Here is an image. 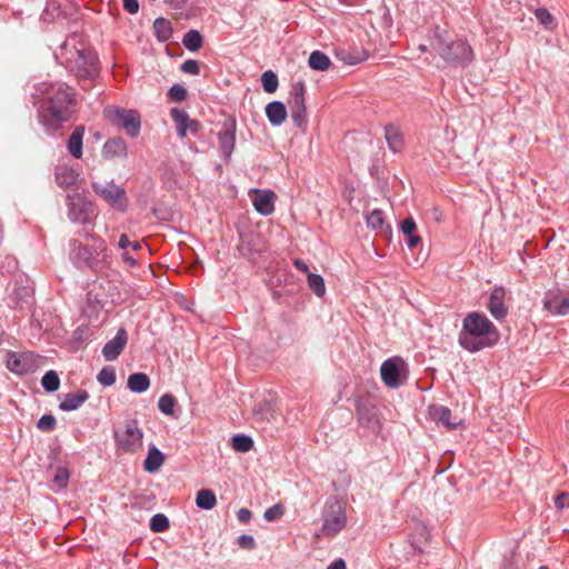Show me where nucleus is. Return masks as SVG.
<instances>
[{
    "instance_id": "nucleus-7",
    "label": "nucleus",
    "mask_w": 569,
    "mask_h": 569,
    "mask_svg": "<svg viewBox=\"0 0 569 569\" xmlns=\"http://www.w3.org/2000/svg\"><path fill=\"white\" fill-rule=\"evenodd\" d=\"M6 365L11 372L22 376L34 372L42 365V358L31 351L9 352Z\"/></svg>"
},
{
    "instance_id": "nucleus-33",
    "label": "nucleus",
    "mask_w": 569,
    "mask_h": 569,
    "mask_svg": "<svg viewBox=\"0 0 569 569\" xmlns=\"http://www.w3.org/2000/svg\"><path fill=\"white\" fill-rule=\"evenodd\" d=\"M341 60L347 64H357L368 59V53L365 50L343 51L340 53Z\"/></svg>"
},
{
    "instance_id": "nucleus-38",
    "label": "nucleus",
    "mask_w": 569,
    "mask_h": 569,
    "mask_svg": "<svg viewBox=\"0 0 569 569\" xmlns=\"http://www.w3.org/2000/svg\"><path fill=\"white\" fill-rule=\"evenodd\" d=\"M174 405L176 399L171 395H163L158 402L159 410L167 415V416H173L174 413Z\"/></svg>"
},
{
    "instance_id": "nucleus-36",
    "label": "nucleus",
    "mask_w": 569,
    "mask_h": 569,
    "mask_svg": "<svg viewBox=\"0 0 569 569\" xmlns=\"http://www.w3.org/2000/svg\"><path fill=\"white\" fill-rule=\"evenodd\" d=\"M308 286L318 296L322 297L326 292L323 278L320 274L308 273Z\"/></svg>"
},
{
    "instance_id": "nucleus-16",
    "label": "nucleus",
    "mask_w": 569,
    "mask_h": 569,
    "mask_svg": "<svg viewBox=\"0 0 569 569\" xmlns=\"http://www.w3.org/2000/svg\"><path fill=\"white\" fill-rule=\"evenodd\" d=\"M506 295L507 292L502 287L493 288L490 293L488 309L491 316L497 320H501L508 315V307L505 303Z\"/></svg>"
},
{
    "instance_id": "nucleus-58",
    "label": "nucleus",
    "mask_w": 569,
    "mask_h": 569,
    "mask_svg": "<svg viewBox=\"0 0 569 569\" xmlns=\"http://www.w3.org/2000/svg\"><path fill=\"white\" fill-rule=\"evenodd\" d=\"M122 259H123L128 264H130V266H134V264H136V260H134L131 256H129L128 253H126V252L122 254Z\"/></svg>"
},
{
    "instance_id": "nucleus-14",
    "label": "nucleus",
    "mask_w": 569,
    "mask_h": 569,
    "mask_svg": "<svg viewBox=\"0 0 569 569\" xmlns=\"http://www.w3.org/2000/svg\"><path fill=\"white\" fill-rule=\"evenodd\" d=\"M219 147L222 156L224 159H229L233 148H234V141H236V122L234 120L230 119L223 122L219 133Z\"/></svg>"
},
{
    "instance_id": "nucleus-57",
    "label": "nucleus",
    "mask_w": 569,
    "mask_h": 569,
    "mask_svg": "<svg viewBox=\"0 0 569 569\" xmlns=\"http://www.w3.org/2000/svg\"><path fill=\"white\" fill-rule=\"evenodd\" d=\"M130 243H131V242L129 241V239H128L127 234H121V236H120V239H119V247H120L121 249H126L128 246H130Z\"/></svg>"
},
{
    "instance_id": "nucleus-31",
    "label": "nucleus",
    "mask_w": 569,
    "mask_h": 569,
    "mask_svg": "<svg viewBox=\"0 0 569 569\" xmlns=\"http://www.w3.org/2000/svg\"><path fill=\"white\" fill-rule=\"evenodd\" d=\"M153 29L157 38L161 41H167L172 34V28L169 20L164 18H158L153 22Z\"/></svg>"
},
{
    "instance_id": "nucleus-54",
    "label": "nucleus",
    "mask_w": 569,
    "mask_h": 569,
    "mask_svg": "<svg viewBox=\"0 0 569 569\" xmlns=\"http://www.w3.org/2000/svg\"><path fill=\"white\" fill-rule=\"evenodd\" d=\"M295 266H296V268H297L299 271L305 272V273H307V274H308V273H310V272H309L308 264H307L305 261H302V260H300V259H296V260H295Z\"/></svg>"
},
{
    "instance_id": "nucleus-10",
    "label": "nucleus",
    "mask_w": 569,
    "mask_h": 569,
    "mask_svg": "<svg viewBox=\"0 0 569 569\" xmlns=\"http://www.w3.org/2000/svg\"><path fill=\"white\" fill-rule=\"evenodd\" d=\"M76 67L78 77L94 79L99 73L98 57L90 50H82L77 52Z\"/></svg>"
},
{
    "instance_id": "nucleus-22",
    "label": "nucleus",
    "mask_w": 569,
    "mask_h": 569,
    "mask_svg": "<svg viewBox=\"0 0 569 569\" xmlns=\"http://www.w3.org/2000/svg\"><path fill=\"white\" fill-rule=\"evenodd\" d=\"M83 136H84V127L78 126L74 128V130L72 131V133L68 140V151L76 159H80L82 157Z\"/></svg>"
},
{
    "instance_id": "nucleus-37",
    "label": "nucleus",
    "mask_w": 569,
    "mask_h": 569,
    "mask_svg": "<svg viewBox=\"0 0 569 569\" xmlns=\"http://www.w3.org/2000/svg\"><path fill=\"white\" fill-rule=\"evenodd\" d=\"M253 447V441L250 437L237 435L232 438V448L239 452H247Z\"/></svg>"
},
{
    "instance_id": "nucleus-18",
    "label": "nucleus",
    "mask_w": 569,
    "mask_h": 569,
    "mask_svg": "<svg viewBox=\"0 0 569 569\" xmlns=\"http://www.w3.org/2000/svg\"><path fill=\"white\" fill-rule=\"evenodd\" d=\"M274 198V193L270 190H253L251 193L254 209L263 216H269L273 212Z\"/></svg>"
},
{
    "instance_id": "nucleus-27",
    "label": "nucleus",
    "mask_w": 569,
    "mask_h": 569,
    "mask_svg": "<svg viewBox=\"0 0 569 569\" xmlns=\"http://www.w3.org/2000/svg\"><path fill=\"white\" fill-rule=\"evenodd\" d=\"M367 224L369 228H371L373 230L390 231L389 224H387L385 221L383 211H381L379 209L372 210L367 216Z\"/></svg>"
},
{
    "instance_id": "nucleus-1",
    "label": "nucleus",
    "mask_w": 569,
    "mask_h": 569,
    "mask_svg": "<svg viewBox=\"0 0 569 569\" xmlns=\"http://www.w3.org/2000/svg\"><path fill=\"white\" fill-rule=\"evenodd\" d=\"M72 103V93L68 87L63 84L50 86L40 107L42 123L51 130H57L69 120Z\"/></svg>"
},
{
    "instance_id": "nucleus-47",
    "label": "nucleus",
    "mask_w": 569,
    "mask_h": 569,
    "mask_svg": "<svg viewBox=\"0 0 569 569\" xmlns=\"http://www.w3.org/2000/svg\"><path fill=\"white\" fill-rule=\"evenodd\" d=\"M400 230L405 236H408L416 232L417 224L412 218H406L401 222Z\"/></svg>"
},
{
    "instance_id": "nucleus-55",
    "label": "nucleus",
    "mask_w": 569,
    "mask_h": 569,
    "mask_svg": "<svg viewBox=\"0 0 569 569\" xmlns=\"http://www.w3.org/2000/svg\"><path fill=\"white\" fill-rule=\"evenodd\" d=\"M327 569H346V562L342 559L333 561Z\"/></svg>"
},
{
    "instance_id": "nucleus-2",
    "label": "nucleus",
    "mask_w": 569,
    "mask_h": 569,
    "mask_svg": "<svg viewBox=\"0 0 569 569\" xmlns=\"http://www.w3.org/2000/svg\"><path fill=\"white\" fill-rule=\"evenodd\" d=\"M497 340V328L485 315L471 312L463 319L459 336V343L463 349L476 352L492 346Z\"/></svg>"
},
{
    "instance_id": "nucleus-23",
    "label": "nucleus",
    "mask_w": 569,
    "mask_h": 569,
    "mask_svg": "<svg viewBox=\"0 0 569 569\" xmlns=\"http://www.w3.org/2000/svg\"><path fill=\"white\" fill-rule=\"evenodd\" d=\"M164 463L163 453L156 447H151L148 450L147 458L143 461V469L147 472L153 473L160 469Z\"/></svg>"
},
{
    "instance_id": "nucleus-52",
    "label": "nucleus",
    "mask_w": 569,
    "mask_h": 569,
    "mask_svg": "<svg viewBox=\"0 0 569 569\" xmlns=\"http://www.w3.org/2000/svg\"><path fill=\"white\" fill-rule=\"evenodd\" d=\"M77 256L79 259H83L88 264H91V260L93 259L86 247L79 248Z\"/></svg>"
},
{
    "instance_id": "nucleus-44",
    "label": "nucleus",
    "mask_w": 569,
    "mask_h": 569,
    "mask_svg": "<svg viewBox=\"0 0 569 569\" xmlns=\"http://www.w3.org/2000/svg\"><path fill=\"white\" fill-rule=\"evenodd\" d=\"M171 100L180 102L187 98V90L181 84H173L168 92Z\"/></svg>"
},
{
    "instance_id": "nucleus-46",
    "label": "nucleus",
    "mask_w": 569,
    "mask_h": 569,
    "mask_svg": "<svg viewBox=\"0 0 569 569\" xmlns=\"http://www.w3.org/2000/svg\"><path fill=\"white\" fill-rule=\"evenodd\" d=\"M181 70L189 74H198L200 71L199 63H198V61L192 60V59L186 60L181 64Z\"/></svg>"
},
{
    "instance_id": "nucleus-21",
    "label": "nucleus",
    "mask_w": 569,
    "mask_h": 569,
    "mask_svg": "<svg viewBox=\"0 0 569 569\" xmlns=\"http://www.w3.org/2000/svg\"><path fill=\"white\" fill-rule=\"evenodd\" d=\"M268 120L273 126L282 124L287 119V109L280 101H272L266 107Z\"/></svg>"
},
{
    "instance_id": "nucleus-32",
    "label": "nucleus",
    "mask_w": 569,
    "mask_h": 569,
    "mask_svg": "<svg viewBox=\"0 0 569 569\" xmlns=\"http://www.w3.org/2000/svg\"><path fill=\"white\" fill-rule=\"evenodd\" d=\"M202 36L197 30H189L182 39L183 46L190 51H198L202 47Z\"/></svg>"
},
{
    "instance_id": "nucleus-51",
    "label": "nucleus",
    "mask_w": 569,
    "mask_h": 569,
    "mask_svg": "<svg viewBox=\"0 0 569 569\" xmlns=\"http://www.w3.org/2000/svg\"><path fill=\"white\" fill-rule=\"evenodd\" d=\"M251 511L247 508H241L237 512V518L240 522L247 523L251 519Z\"/></svg>"
},
{
    "instance_id": "nucleus-15",
    "label": "nucleus",
    "mask_w": 569,
    "mask_h": 569,
    "mask_svg": "<svg viewBox=\"0 0 569 569\" xmlns=\"http://www.w3.org/2000/svg\"><path fill=\"white\" fill-rule=\"evenodd\" d=\"M171 118L176 123L180 138H184L188 131L196 134L201 129L200 122L194 119H190L188 113L182 109L173 108L171 110Z\"/></svg>"
},
{
    "instance_id": "nucleus-26",
    "label": "nucleus",
    "mask_w": 569,
    "mask_h": 569,
    "mask_svg": "<svg viewBox=\"0 0 569 569\" xmlns=\"http://www.w3.org/2000/svg\"><path fill=\"white\" fill-rule=\"evenodd\" d=\"M127 385L132 392L140 393L148 390L150 379L146 373L137 372L129 376Z\"/></svg>"
},
{
    "instance_id": "nucleus-53",
    "label": "nucleus",
    "mask_w": 569,
    "mask_h": 569,
    "mask_svg": "<svg viewBox=\"0 0 569 569\" xmlns=\"http://www.w3.org/2000/svg\"><path fill=\"white\" fill-rule=\"evenodd\" d=\"M407 237H408L407 246L409 249L416 248L421 242L420 236H418L416 232L408 234Z\"/></svg>"
},
{
    "instance_id": "nucleus-35",
    "label": "nucleus",
    "mask_w": 569,
    "mask_h": 569,
    "mask_svg": "<svg viewBox=\"0 0 569 569\" xmlns=\"http://www.w3.org/2000/svg\"><path fill=\"white\" fill-rule=\"evenodd\" d=\"M261 83L266 92L272 93L278 89V77L271 70L264 71L261 76Z\"/></svg>"
},
{
    "instance_id": "nucleus-60",
    "label": "nucleus",
    "mask_w": 569,
    "mask_h": 569,
    "mask_svg": "<svg viewBox=\"0 0 569 569\" xmlns=\"http://www.w3.org/2000/svg\"><path fill=\"white\" fill-rule=\"evenodd\" d=\"M106 246H104V242L103 241H99V244L97 246V249L99 250H104Z\"/></svg>"
},
{
    "instance_id": "nucleus-34",
    "label": "nucleus",
    "mask_w": 569,
    "mask_h": 569,
    "mask_svg": "<svg viewBox=\"0 0 569 569\" xmlns=\"http://www.w3.org/2000/svg\"><path fill=\"white\" fill-rule=\"evenodd\" d=\"M43 389L48 392L57 391L60 387V379L56 371L50 370L41 379Z\"/></svg>"
},
{
    "instance_id": "nucleus-45",
    "label": "nucleus",
    "mask_w": 569,
    "mask_h": 569,
    "mask_svg": "<svg viewBox=\"0 0 569 569\" xmlns=\"http://www.w3.org/2000/svg\"><path fill=\"white\" fill-rule=\"evenodd\" d=\"M56 423L57 421L53 416L44 415L38 420L37 427L42 431H50L56 427Z\"/></svg>"
},
{
    "instance_id": "nucleus-56",
    "label": "nucleus",
    "mask_w": 569,
    "mask_h": 569,
    "mask_svg": "<svg viewBox=\"0 0 569 569\" xmlns=\"http://www.w3.org/2000/svg\"><path fill=\"white\" fill-rule=\"evenodd\" d=\"M84 79H86L84 77H79L82 89L89 90L92 87L93 79H88L86 81H84Z\"/></svg>"
},
{
    "instance_id": "nucleus-12",
    "label": "nucleus",
    "mask_w": 569,
    "mask_h": 569,
    "mask_svg": "<svg viewBox=\"0 0 569 569\" xmlns=\"http://www.w3.org/2000/svg\"><path fill=\"white\" fill-rule=\"evenodd\" d=\"M403 366L405 362L399 357L390 358L381 365L380 375L386 386L390 388H397L400 386V370Z\"/></svg>"
},
{
    "instance_id": "nucleus-43",
    "label": "nucleus",
    "mask_w": 569,
    "mask_h": 569,
    "mask_svg": "<svg viewBox=\"0 0 569 569\" xmlns=\"http://www.w3.org/2000/svg\"><path fill=\"white\" fill-rule=\"evenodd\" d=\"M284 513V508L281 503H277L264 511V519L267 521H274L281 518Z\"/></svg>"
},
{
    "instance_id": "nucleus-61",
    "label": "nucleus",
    "mask_w": 569,
    "mask_h": 569,
    "mask_svg": "<svg viewBox=\"0 0 569 569\" xmlns=\"http://www.w3.org/2000/svg\"><path fill=\"white\" fill-rule=\"evenodd\" d=\"M419 50H420L421 52H426V51H428V47H427L426 44H420V46H419Z\"/></svg>"
},
{
    "instance_id": "nucleus-20",
    "label": "nucleus",
    "mask_w": 569,
    "mask_h": 569,
    "mask_svg": "<svg viewBox=\"0 0 569 569\" xmlns=\"http://www.w3.org/2000/svg\"><path fill=\"white\" fill-rule=\"evenodd\" d=\"M430 416L435 421L438 423H441L443 427H446L448 430L456 429L461 420L457 417H452V413L450 409L442 406H435L430 408Z\"/></svg>"
},
{
    "instance_id": "nucleus-40",
    "label": "nucleus",
    "mask_w": 569,
    "mask_h": 569,
    "mask_svg": "<svg viewBox=\"0 0 569 569\" xmlns=\"http://www.w3.org/2000/svg\"><path fill=\"white\" fill-rule=\"evenodd\" d=\"M97 379L103 386H112L116 382V371L111 367H104L98 373Z\"/></svg>"
},
{
    "instance_id": "nucleus-59",
    "label": "nucleus",
    "mask_w": 569,
    "mask_h": 569,
    "mask_svg": "<svg viewBox=\"0 0 569 569\" xmlns=\"http://www.w3.org/2000/svg\"><path fill=\"white\" fill-rule=\"evenodd\" d=\"M130 246L132 247L133 250H140L141 249V244L139 242H131Z\"/></svg>"
},
{
    "instance_id": "nucleus-42",
    "label": "nucleus",
    "mask_w": 569,
    "mask_h": 569,
    "mask_svg": "<svg viewBox=\"0 0 569 569\" xmlns=\"http://www.w3.org/2000/svg\"><path fill=\"white\" fill-rule=\"evenodd\" d=\"M69 470L67 468H58L53 478V482L58 489H64L69 481Z\"/></svg>"
},
{
    "instance_id": "nucleus-5",
    "label": "nucleus",
    "mask_w": 569,
    "mask_h": 569,
    "mask_svg": "<svg viewBox=\"0 0 569 569\" xmlns=\"http://www.w3.org/2000/svg\"><path fill=\"white\" fill-rule=\"evenodd\" d=\"M103 116L109 122L121 127L128 136L132 138L139 136L141 118L137 110L108 106L103 110Z\"/></svg>"
},
{
    "instance_id": "nucleus-17",
    "label": "nucleus",
    "mask_w": 569,
    "mask_h": 569,
    "mask_svg": "<svg viewBox=\"0 0 569 569\" xmlns=\"http://www.w3.org/2000/svg\"><path fill=\"white\" fill-rule=\"evenodd\" d=\"M128 341L127 331L123 328H120L114 338L109 340L104 347L102 348V355L106 360L113 361L116 360L120 353L123 351Z\"/></svg>"
},
{
    "instance_id": "nucleus-13",
    "label": "nucleus",
    "mask_w": 569,
    "mask_h": 569,
    "mask_svg": "<svg viewBox=\"0 0 569 569\" xmlns=\"http://www.w3.org/2000/svg\"><path fill=\"white\" fill-rule=\"evenodd\" d=\"M543 308L552 316H566L569 313V297L562 298L558 289L548 290L545 295Z\"/></svg>"
},
{
    "instance_id": "nucleus-41",
    "label": "nucleus",
    "mask_w": 569,
    "mask_h": 569,
    "mask_svg": "<svg viewBox=\"0 0 569 569\" xmlns=\"http://www.w3.org/2000/svg\"><path fill=\"white\" fill-rule=\"evenodd\" d=\"M536 18L539 20V22L547 29L553 28V17L550 14V12L545 8H539L535 11Z\"/></svg>"
},
{
    "instance_id": "nucleus-6",
    "label": "nucleus",
    "mask_w": 569,
    "mask_h": 569,
    "mask_svg": "<svg viewBox=\"0 0 569 569\" xmlns=\"http://www.w3.org/2000/svg\"><path fill=\"white\" fill-rule=\"evenodd\" d=\"M346 509L338 500L329 501L323 515L322 532L333 537L346 527Z\"/></svg>"
},
{
    "instance_id": "nucleus-49",
    "label": "nucleus",
    "mask_w": 569,
    "mask_h": 569,
    "mask_svg": "<svg viewBox=\"0 0 569 569\" xmlns=\"http://www.w3.org/2000/svg\"><path fill=\"white\" fill-rule=\"evenodd\" d=\"M555 505L558 509H563L566 507H569V495L568 493H560L556 497Z\"/></svg>"
},
{
    "instance_id": "nucleus-11",
    "label": "nucleus",
    "mask_w": 569,
    "mask_h": 569,
    "mask_svg": "<svg viewBox=\"0 0 569 569\" xmlns=\"http://www.w3.org/2000/svg\"><path fill=\"white\" fill-rule=\"evenodd\" d=\"M92 188L94 192L100 196L103 200H106L109 204L113 207H119L123 209L121 204V200L124 199L126 191L121 187L117 186L113 182H93Z\"/></svg>"
},
{
    "instance_id": "nucleus-28",
    "label": "nucleus",
    "mask_w": 569,
    "mask_h": 569,
    "mask_svg": "<svg viewBox=\"0 0 569 569\" xmlns=\"http://www.w3.org/2000/svg\"><path fill=\"white\" fill-rule=\"evenodd\" d=\"M385 136H386V140L389 144V148L392 151L397 152V151L401 150V148L403 146L402 134L396 127L387 126L385 128Z\"/></svg>"
},
{
    "instance_id": "nucleus-30",
    "label": "nucleus",
    "mask_w": 569,
    "mask_h": 569,
    "mask_svg": "<svg viewBox=\"0 0 569 569\" xmlns=\"http://www.w3.org/2000/svg\"><path fill=\"white\" fill-rule=\"evenodd\" d=\"M217 503L216 495L209 489H201L196 497L197 507L211 510Z\"/></svg>"
},
{
    "instance_id": "nucleus-50",
    "label": "nucleus",
    "mask_w": 569,
    "mask_h": 569,
    "mask_svg": "<svg viewBox=\"0 0 569 569\" xmlns=\"http://www.w3.org/2000/svg\"><path fill=\"white\" fill-rule=\"evenodd\" d=\"M123 8L131 14L137 13L139 10L138 0H122Z\"/></svg>"
},
{
    "instance_id": "nucleus-39",
    "label": "nucleus",
    "mask_w": 569,
    "mask_h": 569,
    "mask_svg": "<svg viewBox=\"0 0 569 569\" xmlns=\"http://www.w3.org/2000/svg\"><path fill=\"white\" fill-rule=\"evenodd\" d=\"M169 528V520L162 513H157L150 519V529L153 532H163Z\"/></svg>"
},
{
    "instance_id": "nucleus-48",
    "label": "nucleus",
    "mask_w": 569,
    "mask_h": 569,
    "mask_svg": "<svg viewBox=\"0 0 569 569\" xmlns=\"http://www.w3.org/2000/svg\"><path fill=\"white\" fill-rule=\"evenodd\" d=\"M239 546L243 549H252L254 548V539L251 536L242 535L239 537Z\"/></svg>"
},
{
    "instance_id": "nucleus-19",
    "label": "nucleus",
    "mask_w": 569,
    "mask_h": 569,
    "mask_svg": "<svg viewBox=\"0 0 569 569\" xmlns=\"http://www.w3.org/2000/svg\"><path fill=\"white\" fill-rule=\"evenodd\" d=\"M102 154L106 159H124L128 154V147L121 137H114L106 141L102 148Z\"/></svg>"
},
{
    "instance_id": "nucleus-4",
    "label": "nucleus",
    "mask_w": 569,
    "mask_h": 569,
    "mask_svg": "<svg viewBox=\"0 0 569 569\" xmlns=\"http://www.w3.org/2000/svg\"><path fill=\"white\" fill-rule=\"evenodd\" d=\"M143 430L138 420H126L119 429L114 430L117 449L123 453H138L143 447Z\"/></svg>"
},
{
    "instance_id": "nucleus-25",
    "label": "nucleus",
    "mask_w": 569,
    "mask_h": 569,
    "mask_svg": "<svg viewBox=\"0 0 569 569\" xmlns=\"http://www.w3.org/2000/svg\"><path fill=\"white\" fill-rule=\"evenodd\" d=\"M78 181V173L69 167H61L56 172V182L60 188L70 189Z\"/></svg>"
},
{
    "instance_id": "nucleus-29",
    "label": "nucleus",
    "mask_w": 569,
    "mask_h": 569,
    "mask_svg": "<svg viewBox=\"0 0 569 569\" xmlns=\"http://www.w3.org/2000/svg\"><path fill=\"white\" fill-rule=\"evenodd\" d=\"M308 63L311 69L317 71H326L331 66L329 57L321 51H313L309 57Z\"/></svg>"
},
{
    "instance_id": "nucleus-3",
    "label": "nucleus",
    "mask_w": 569,
    "mask_h": 569,
    "mask_svg": "<svg viewBox=\"0 0 569 569\" xmlns=\"http://www.w3.org/2000/svg\"><path fill=\"white\" fill-rule=\"evenodd\" d=\"M430 47L445 61L455 66H467L472 60V50L461 39H453L445 29L437 28L430 38Z\"/></svg>"
},
{
    "instance_id": "nucleus-8",
    "label": "nucleus",
    "mask_w": 569,
    "mask_h": 569,
    "mask_svg": "<svg viewBox=\"0 0 569 569\" xmlns=\"http://www.w3.org/2000/svg\"><path fill=\"white\" fill-rule=\"evenodd\" d=\"M288 104L291 119L298 128L306 124L305 84L302 81L295 82L291 87Z\"/></svg>"
},
{
    "instance_id": "nucleus-9",
    "label": "nucleus",
    "mask_w": 569,
    "mask_h": 569,
    "mask_svg": "<svg viewBox=\"0 0 569 569\" xmlns=\"http://www.w3.org/2000/svg\"><path fill=\"white\" fill-rule=\"evenodd\" d=\"M69 218L79 223H87L91 220L94 206L91 201L77 194L68 197Z\"/></svg>"
},
{
    "instance_id": "nucleus-24",
    "label": "nucleus",
    "mask_w": 569,
    "mask_h": 569,
    "mask_svg": "<svg viewBox=\"0 0 569 569\" xmlns=\"http://www.w3.org/2000/svg\"><path fill=\"white\" fill-rule=\"evenodd\" d=\"M88 392L80 390L77 393H67L60 402L59 408L63 411H71L78 409L88 399Z\"/></svg>"
}]
</instances>
